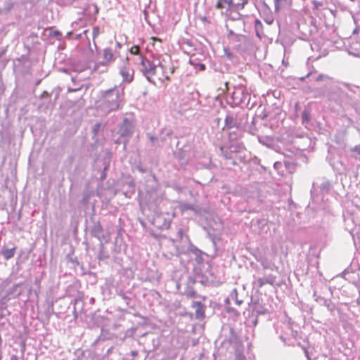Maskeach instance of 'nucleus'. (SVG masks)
I'll use <instances>...</instances> for the list:
<instances>
[{"mask_svg":"<svg viewBox=\"0 0 360 360\" xmlns=\"http://www.w3.org/2000/svg\"><path fill=\"white\" fill-rule=\"evenodd\" d=\"M91 234L97 238L101 243H107L109 242L110 239V235L107 234L105 235L103 233V229L101 226V225L99 223L94 224L91 229Z\"/></svg>","mask_w":360,"mask_h":360,"instance_id":"f257e3e1","label":"nucleus"},{"mask_svg":"<svg viewBox=\"0 0 360 360\" xmlns=\"http://www.w3.org/2000/svg\"><path fill=\"white\" fill-rule=\"evenodd\" d=\"M25 290H28V294H31L32 288H27L26 284L24 282L15 283L13 285L11 288H9L8 291V295L12 297H17L22 295Z\"/></svg>","mask_w":360,"mask_h":360,"instance_id":"f03ea898","label":"nucleus"},{"mask_svg":"<svg viewBox=\"0 0 360 360\" xmlns=\"http://www.w3.org/2000/svg\"><path fill=\"white\" fill-rule=\"evenodd\" d=\"M82 12L84 15L88 17L89 20H93L98 13V8L94 3L84 4Z\"/></svg>","mask_w":360,"mask_h":360,"instance_id":"7ed1b4c3","label":"nucleus"},{"mask_svg":"<svg viewBox=\"0 0 360 360\" xmlns=\"http://www.w3.org/2000/svg\"><path fill=\"white\" fill-rule=\"evenodd\" d=\"M141 65L145 74L148 76H153L156 74V66L149 60L142 58Z\"/></svg>","mask_w":360,"mask_h":360,"instance_id":"20e7f679","label":"nucleus"},{"mask_svg":"<svg viewBox=\"0 0 360 360\" xmlns=\"http://www.w3.org/2000/svg\"><path fill=\"white\" fill-rule=\"evenodd\" d=\"M134 124L132 120L124 119L120 128V132L122 136H128L131 134L134 129Z\"/></svg>","mask_w":360,"mask_h":360,"instance_id":"39448f33","label":"nucleus"},{"mask_svg":"<svg viewBox=\"0 0 360 360\" xmlns=\"http://www.w3.org/2000/svg\"><path fill=\"white\" fill-rule=\"evenodd\" d=\"M98 259L100 262L108 264L110 260V255L108 248L104 245V243H101L100 245L99 254Z\"/></svg>","mask_w":360,"mask_h":360,"instance_id":"423d86ee","label":"nucleus"},{"mask_svg":"<svg viewBox=\"0 0 360 360\" xmlns=\"http://www.w3.org/2000/svg\"><path fill=\"white\" fill-rule=\"evenodd\" d=\"M192 307L195 309V319L202 320L205 318V305L200 302H193Z\"/></svg>","mask_w":360,"mask_h":360,"instance_id":"0eeeda50","label":"nucleus"},{"mask_svg":"<svg viewBox=\"0 0 360 360\" xmlns=\"http://www.w3.org/2000/svg\"><path fill=\"white\" fill-rule=\"evenodd\" d=\"M119 75L121 76L122 81L129 83L133 79V71L127 66H124L120 69Z\"/></svg>","mask_w":360,"mask_h":360,"instance_id":"6e6552de","label":"nucleus"},{"mask_svg":"<svg viewBox=\"0 0 360 360\" xmlns=\"http://www.w3.org/2000/svg\"><path fill=\"white\" fill-rule=\"evenodd\" d=\"M15 250L16 247L8 248L4 246L0 250V255H2L6 260H8L14 257Z\"/></svg>","mask_w":360,"mask_h":360,"instance_id":"1a4fd4ad","label":"nucleus"},{"mask_svg":"<svg viewBox=\"0 0 360 360\" xmlns=\"http://www.w3.org/2000/svg\"><path fill=\"white\" fill-rule=\"evenodd\" d=\"M158 67L162 70V77H159L160 80H169V73L172 74L173 70L171 67L167 68L166 65H163L162 63H160Z\"/></svg>","mask_w":360,"mask_h":360,"instance_id":"9d476101","label":"nucleus"},{"mask_svg":"<svg viewBox=\"0 0 360 360\" xmlns=\"http://www.w3.org/2000/svg\"><path fill=\"white\" fill-rule=\"evenodd\" d=\"M274 4L276 12H278L282 8L290 6L292 0H274Z\"/></svg>","mask_w":360,"mask_h":360,"instance_id":"9b49d317","label":"nucleus"},{"mask_svg":"<svg viewBox=\"0 0 360 360\" xmlns=\"http://www.w3.org/2000/svg\"><path fill=\"white\" fill-rule=\"evenodd\" d=\"M15 2L13 0H6L4 6L0 9V13L4 14L8 13L14 7Z\"/></svg>","mask_w":360,"mask_h":360,"instance_id":"f8f14e48","label":"nucleus"},{"mask_svg":"<svg viewBox=\"0 0 360 360\" xmlns=\"http://www.w3.org/2000/svg\"><path fill=\"white\" fill-rule=\"evenodd\" d=\"M225 5H226L228 8L232 7L233 5V0H217L215 8L221 10L225 8Z\"/></svg>","mask_w":360,"mask_h":360,"instance_id":"ddd939ff","label":"nucleus"},{"mask_svg":"<svg viewBox=\"0 0 360 360\" xmlns=\"http://www.w3.org/2000/svg\"><path fill=\"white\" fill-rule=\"evenodd\" d=\"M102 55L105 60L101 62L103 65L105 63L110 62L112 59V51L110 48L103 49Z\"/></svg>","mask_w":360,"mask_h":360,"instance_id":"4468645a","label":"nucleus"},{"mask_svg":"<svg viewBox=\"0 0 360 360\" xmlns=\"http://www.w3.org/2000/svg\"><path fill=\"white\" fill-rule=\"evenodd\" d=\"M117 100H118L117 108H122V105L124 103V88L122 86H120L117 89Z\"/></svg>","mask_w":360,"mask_h":360,"instance_id":"2eb2a0df","label":"nucleus"},{"mask_svg":"<svg viewBox=\"0 0 360 360\" xmlns=\"http://www.w3.org/2000/svg\"><path fill=\"white\" fill-rule=\"evenodd\" d=\"M274 282V279L267 278H259L257 280V287L259 288H262L266 284L273 285Z\"/></svg>","mask_w":360,"mask_h":360,"instance_id":"dca6fc26","label":"nucleus"},{"mask_svg":"<svg viewBox=\"0 0 360 360\" xmlns=\"http://www.w3.org/2000/svg\"><path fill=\"white\" fill-rule=\"evenodd\" d=\"M101 107L106 111V112L109 113L112 111V103L110 101L104 99L101 101Z\"/></svg>","mask_w":360,"mask_h":360,"instance_id":"f3484780","label":"nucleus"},{"mask_svg":"<svg viewBox=\"0 0 360 360\" xmlns=\"http://www.w3.org/2000/svg\"><path fill=\"white\" fill-rule=\"evenodd\" d=\"M66 259L68 262L72 263L75 266L80 265L78 258L77 257H74L73 251L67 255Z\"/></svg>","mask_w":360,"mask_h":360,"instance_id":"a211bd4d","label":"nucleus"},{"mask_svg":"<svg viewBox=\"0 0 360 360\" xmlns=\"http://www.w3.org/2000/svg\"><path fill=\"white\" fill-rule=\"evenodd\" d=\"M75 72L82 73L85 71H88L89 73L91 72V68L87 65H75L74 68Z\"/></svg>","mask_w":360,"mask_h":360,"instance_id":"6ab92c4d","label":"nucleus"},{"mask_svg":"<svg viewBox=\"0 0 360 360\" xmlns=\"http://www.w3.org/2000/svg\"><path fill=\"white\" fill-rule=\"evenodd\" d=\"M11 297L7 295L0 298V309H6Z\"/></svg>","mask_w":360,"mask_h":360,"instance_id":"aec40b11","label":"nucleus"},{"mask_svg":"<svg viewBox=\"0 0 360 360\" xmlns=\"http://www.w3.org/2000/svg\"><path fill=\"white\" fill-rule=\"evenodd\" d=\"M86 33H87V30H84L82 32V33H80V34H75V33H72V32H68V35H71V37L72 38H74V39H82L84 37H86L87 38V35H86Z\"/></svg>","mask_w":360,"mask_h":360,"instance_id":"412c9836","label":"nucleus"},{"mask_svg":"<svg viewBox=\"0 0 360 360\" xmlns=\"http://www.w3.org/2000/svg\"><path fill=\"white\" fill-rule=\"evenodd\" d=\"M112 346H110V347H108V349H107V352L106 354L102 357L101 360H112L110 357V354L112 353Z\"/></svg>","mask_w":360,"mask_h":360,"instance_id":"4be33fe9","label":"nucleus"},{"mask_svg":"<svg viewBox=\"0 0 360 360\" xmlns=\"http://www.w3.org/2000/svg\"><path fill=\"white\" fill-rule=\"evenodd\" d=\"M101 123H96L92 129V133L94 136H96L101 129Z\"/></svg>","mask_w":360,"mask_h":360,"instance_id":"5701e85b","label":"nucleus"},{"mask_svg":"<svg viewBox=\"0 0 360 360\" xmlns=\"http://www.w3.org/2000/svg\"><path fill=\"white\" fill-rule=\"evenodd\" d=\"M130 53L133 55H139L140 53V49L139 46H133L130 49Z\"/></svg>","mask_w":360,"mask_h":360,"instance_id":"b1692460","label":"nucleus"},{"mask_svg":"<svg viewBox=\"0 0 360 360\" xmlns=\"http://www.w3.org/2000/svg\"><path fill=\"white\" fill-rule=\"evenodd\" d=\"M109 339H110V337L105 335L104 333V329L102 328L101 334V336L99 337V340H109Z\"/></svg>","mask_w":360,"mask_h":360,"instance_id":"393cba45","label":"nucleus"},{"mask_svg":"<svg viewBox=\"0 0 360 360\" xmlns=\"http://www.w3.org/2000/svg\"><path fill=\"white\" fill-rule=\"evenodd\" d=\"M200 19L204 24H210V21L206 15H200Z\"/></svg>","mask_w":360,"mask_h":360,"instance_id":"a878e982","label":"nucleus"},{"mask_svg":"<svg viewBox=\"0 0 360 360\" xmlns=\"http://www.w3.org/2000/svg\"><path fill=\"white\" fill-rule=\"evenodd\" d=\"M34 284L38 287V288H40L41 284V278L39 277H36L34 279Z\"/></svg>","mask_w":360,"mask_h":360,"instance_id":"bb28decb","label":"nucleus"},{"mask_svg":"<svg viewBox=\"0 0 360 360\" xmlns=\"http://www.w3.org/2000/svg\"><path fill=\"white\" fill-rule=\"evenodd\" d=\"M352 151L356 152L360 155V145L356 146L352 148Z\"/></svg>","mask_w":360,"mask_h":360,"instance_id":"cd10ccee","label":"nucleus"},{"mask_svg":"<svg viewBox=\"0 0 360 360\" xmlns=\"http://www.w3.org/2000/svg\"><path fill=\"white\" fill-rule=\"evenodd\" d=\"M98 27H94L92 32L94 37H95L98 34Z\"/></svg>","mask_w":360,"mask_h":360,"instance_id":"c85d7f7f","label":"nucleus"},{"mask_svg":"<svg viewBox=\"0 0 360 360\" xmlns=\"http://www.w3.org/2000/svg\"><path fill=\"white\" fill-rule=\"evenodd\" d=\"M105 169H106V167L104 168V170H105ZM105 176H106V174H105V171H103V172H101V174L100 179H101V180H103V179H105Z\"/></svg>","mask_w":360,"mask_h":360,"instance_id":"c756f323","label":"nucleus"},{"mask_svg":"<svg viewBox=\"0 0 360 360\" xmlns=\"http://www.w3.org/2000/svg\"><path fill=\"white\" fill-rule=\"evenodd\" d=\"M10 360H18V357L15 354H13L10 357Z\"/></svg>","mask_w":360,"mask_h":360,"instance_id":"7c9ffc66","label":"nucleus"},{"mask_svg":"<svg viewBox=\"0 0 360 360\" xmlns=\"http://www.w3.org/2000/svg\"><path fill=\"white\" fill-rule=\"evenodd\" d=\"M150 39H151V40H153V41H160V42H161V41H162L160 39H158V38L155 37H152L150 38Z\"/></svg>","mask_w":360,"mask_h":360,"instance_id":"2f4dec72","label":"nucleus"},{"mask_svg":"<svg viewBox=\"0 0 360 360\" xmlns=\"http://www.w3.org/2000/svg\"><path fill=\"white\" fill-rule=\"evenodd\" d=\"M53 35L56 36V37H58V36H60L61 34H60V32L59 31H55L53 32Z\"/></svg>","mask_w":360,"mask_h":360,"instance_id":"473e14b6","label":"nucleus"},{"mask_svg":"<svg viewBox=\"0 0 360 360\" xmlns=\"http://www.w3.org/2000/svg\"><path fill=\"white\" fill-rule=\"evenodd\" d=\"M179 236H180V238H181L182 236H183V230L181 229H179V231H178Z\"/></svg>","mask_w":360,"mask_h":360,"instance_id":"72a5a7b5","label":"nucleus"},{"mask_svg":"<svg viewBox=\"0 0 360 360\" xmlns=\"http://www.w3.org/2000/svg\"><path fill=\"white\" fill-rule=\"evenodd\" d=\"M78 89H72V88H68V91L69 92H74V91H77Z\"/></svg>","mask_w":360,"mask_h":360,"instance_id":"f704fd0d","label":"nucleus"},{"mask_svg":"<svg viewBox=\"0 0 360 360\" xmlns=\"http://www.w3.org/2000/svg\"><path fill=\"white\" fill-rule=\"evenodd\" d=\"M137 354H138L137 351H132V352H131V355H132V356H136Z\"/></svg>","mask_w":360,"mask_h":360,"instance_id":"c9c22d12","label":"nucleus"},{"mask_svg":"<svg viewBox=\"0 0 360 360\" xmlns=\"http://www.w3.org/2000/svg\"><path fill=\"white\" fill-rule=\"evenodd\" d=\"M111 92H112V89H108L107 91H106V94H110Z\"/></svg>","mask_w":360,"mask_h":360,"instance_id":"e433bc0d","label":"nucleus"},{"mask_svg":"<svg viewBox=\"0 0 360 360\" xmlns=\"http://www.w3.org/2000/svg\"><path fill=\"white\" fill-rule=\"evenodd\" d=\"M150 140H151L152 141H155V140H156V138H155V137H153V136H151V137H150Z\"/></svg>","mask_w":360,"mask_h":360,"instance_id":"4c0bfd02","label":"nucleus"}]
</instances>
